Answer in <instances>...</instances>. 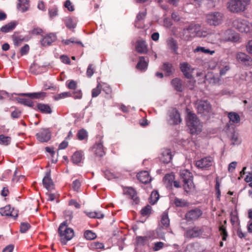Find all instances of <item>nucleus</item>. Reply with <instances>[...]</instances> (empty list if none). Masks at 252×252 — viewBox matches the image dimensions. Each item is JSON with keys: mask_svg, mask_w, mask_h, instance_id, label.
I'll list each match as a JSON object with an SVG mask.
<instances>
[{"mask_svg": "<svg viewBox=\"0 0 252 252\" xmlns=\"http://www.w3.org/2000/svg\"><path fill=\"white\" fill-rule=\"evenodd\" d=\"M58 232L60 237V241L62 245L66 244L74 236L73 229L68 227L67 220L64 221L59 226Z\"/></svg>", "mask_w": 252, "mask_h": 252, "instance_id": "nucleus-1", "label": "nucleus"}, {"mask_svg": "<svg viewBox=\"0 0 252 252\" xmlns=\"http://www.w3.org/2000/svg\"><path fill=\"white\" fill-rule=\"evenodd\" d=\"M187 125L189 127L191 134H195L201 131L202 125L197 116L191 112H188Z\"/></svg>", "mask_w": 252, "mask_h": 252, "instance_id": "nucleus-2", "label": "nucleus"}, {"mask_svg": "<svg viewBox=\"0 0 252 252\" xmlns=\"http://www.w3.org/2000/svg\"><path fill=\"white\" fill-rule=\"evenodd\" d=\"M180 177L184 183V189L187 193H188L194 190V185L193 183V176L190 172L187 169L181 170Z\"/></svg>", "mask_w": 252, "mask_h": 252, "instance_id": "nucleus-3", "label": "nucleus"}, {"mask_svg": "<svg viewBox=\"0 0 252 252\" xmlns=\"http://www.w3.org/2000/svg\"><path fill=\"white\" fill-rule=\"evenodd\" d=\"M232 26L241 33L247 34L252 32V23L245 19L236 18L232 22Z\"/></svg>", "mask_w": 252, "mask_h": 252, "instance_id": "nucleus-4", "label": "nucleus"}, {"mask_svg": "<svg viewBox=\"0 0 252 252\" xmlns=\"http://www.w3.org/2000/svg\"><path fill=\"white\" fill-rule=\"evenodd\" d=\"M249 1H229L227 8L232 12L238 13L244 11L249 4Z\"/></svg>", "mask_w": 252, "mask_h": 252, "instance_id": "nucleus-5", "label": "nucleus"}, {"mask_svg": "<svg viewBox=\"0 0 252 252\" xmlns=\"http://www.w3.org/2000/svg\"><path fill=\"white\" fill-rule=\"evenodd\" d=\"M185 33L188 32L190 34V37L195 36L202 37L205 36L207 34L206 32L201 31V26L199 24L194 23L191 24L188 28L184 29Z\"/></svg>", "mask_w": 252, "mask_h": 252, "instance_id": "nucleus-6", "label": "nucleus"}, {"mask_svg": "<svg viewBox=\"0 0 252 252\" xmlns=\"http://www.w3.org/2000/svg\"><path fill=\"white\" fill-rule=\"evenodd\" d=\"M167 121L170 125L180 124L182 122V119L178 110L174 108L170 109L167 113Z\"/></svg>", "mask_w": 252, "mask_h": 252, "instance_id": "nucleus-7", "label": "nucleus"}, {"mask_svg": "<svg viewBox=\"0 0 252 252\" xmlns=\"http://www.w3.org/2000/svg\"><path fill=\"white\" fill-rule=\"evenodd\" d=\"M224 130L227 134L233 144H237L240 143L238 140V133L236 132L235 128L233 125L226 124L224 128Z\"/></svg>", "mask_w": 252, "mask_h": 252, "instance_id": "nucleus-8", "label": "nucleus"}, {"mask_svg": "<svg viewBox=\"0 0 252 252\" xmlns=\"http://www.w3.org/2000/svg\"><path fill=\"white\" fill-rule=\"evenodd\" d=\"M198 112L203 116L210 115L211 112V106L210 103L206 100H200L197 104Z\"/></svg>", "mask_w": 252, "mask_h": 252, "instance_id": "nucleus-9", "label": "nucleus"}, {"mask_svg": "<svg viewBox=\"0 0 252 252\" xmlns=\"http://www.w3.org/2000/svg\"><path fill=\"white\" fill-rule=\"evenodd\" d=\"M35 136L40 142H47L51 138V131L49 128H41L36 133Z\"/></svg>", "mask_w": 252, "mask_h": 252, "instance_id": "nucleus-10", "label": "nucleus"}, {"mask_svg": "<svg viewBox=\"0 0 252 252\" xmlns=\"http://www.w3.org/2000/svg\"><path fill=\"white\" fill-rule=\"evenodd\" d=\"M0 213L2 216L11 217L15 219L18 217V212L12 208L10 205H6L0 209Z\"/></svg>", "mask_w": 252, "mask_h": 252, "instance_id": "nucleus-11", "label": "nucleus"}, {"mask_svg": "<svg viewBox=\"0 0 252 252\" xmlns=\"http://www.w3.org/2000/svg\"><path fill=\"white\" fill-rule=\"evenodd\" d=\"M213 160L211 157H208L202 158L196 161L195 165L198 168L207 169L213 164Z\"/></svg>", "mask_w": 252, "mask_h": 252, "instance_id": "nucleus-12", "label": "nucleus"}, {"mask_svg": "<svg viewBox=\"0 0 252 252\" xmlns=\"http://www.w3.org/2000/svg\"><path fill=\"white\" fill-rule=\"evenodd\" d=\"M202 214V211L199 208H194L189 211L185 217L187 221H193L197 220Z\"/></svg>", "mask_w": 252, "mask_h": 252, "instance_id": "nucleus-13", "label": "nucleus"}, {"mask_svg": "<svg viewBox=\"0 0 252 252\" xmlns=\"http://www.w3.org/2000/svg\"><path fill=\"white\" fill-rule=\"evenodd\" d=\"M206 20L208 24L210 25L217 26L220 24V15L218 12H215L206 15Z\"/></svg>", "mask_w": 252, "mask_h": 252, "instance_id": "nucleus-14", "label": "nucleus"}, {"mask_svg": "<svg viewBox=\"0 0 252 252\" xmlns=\"http://www.w3.org/2000/svg\"><path fill=\"white\" fill-rule=\"evenodd\" d=\"M124 194L128 196V197L133 201V203L135 204H139L140 200L137 196V192L134 189L131 187H126L124 189Z\"/></svg>", "mask_w": 252, "mask_h": 252, "instance_id": "nucleus-15", "label": "nucleus"}, {"mask_svg": "<svg viewBox=\"0 0 252 252\" xmlns=\"http://www.w3.org/2000/svg\"><path fill=\"white\" fill-rule=\"evenodd\" d=\"M203 232L202 228L195 226L188 229L186 232L185 235L188 238H195L200 236Z\"/></svg>", "mask_w": 252, "mask_h": 252, "instance_id": "nucleus-16", "label": "nucleus"}, {"mask_svg": "<svg viewBox=\"0 0 252 252\" xmlns=\"http://www.w3.org/2000/svg\"><path fill=\"white\" fill-rule=\"evenodd\" d=\"M237 61L243 65L251 66L252 65V59L244 53L240 52L237 54Z\"/></svg>", "mask_w": 252, "mask_h": 252, "instance_id": "nucleus-17", "label": "nucleus"}, {"mask_svg": "<svg viewBox=\"0 0 252 252\" xmlns=\"http://www.w3.org/2000/svg\"><path fill=\"white\" fill-rule=\"evenodd\" d=\"M136 51L140 54H147L148 52V45L145 40H138L135 46Z\"/></svg>", "mask_w": 252, "mask_h": 252, "instance_id": "nucleus-18", "label": "nucleus"}, {"mask_svg": "<svg viewBox=\"0 0 252 252\" xmlns=\"http://www.w3.org/2000/svg\"><path fill=\"white\" fill-rule=\"evenodd\" d=\"M33 109L43 114H50L52 113V110L50 105L42 103H38L36 105H35Z\"/></svg>", "mask_w": 252, "mask_h": 252, "instance_id": "nucleus-19", "label": "nucleus"}, {"mask_svg": "<svg viewBox=\"0 0 252 252\" xmlns=\"http://www.w3.org/2000/svg\"><path fill=\"white\" fill-rule=\"evenodd\" d=\"M57 39V36L53 33H50L45 35L41 40V44L43 46H48Z\"/></svg>", "mask_w": 252, "mask_h": 252, "instance_id": "nucleus-20", "label": "nucleus"}, {"mask_svg": "<svg viewBox=\"0 0 252 252\" xmlns=\"http://www.w3.org/2000/svg\"><path fill=\"white\" fill-rule=\"evenodd\" d=\"M223 39L226 41L236 42L239 39V36L234 31L228 29L225 31Z\"/></svg>", "mask_w": 252, "mask_h": 252, "instance_id": "nucleus-21", "label": "nucleus"}, {"mask_svg": "<svg viewBox=\"0 0 252 252\" xmlns=\"http://www.w3.org/2000/svg\"><path fill=\"white\" fill-rule=\"evenodd\" d=\"M21 96H28L32 99H37L43 100L47 96V94L44 92H39L35 93H21L19 94Z\"/></svg>", "mask_w": 252, "mask_h": 252, "instance_id": "nucleus-22", "label": "nucleus"}, {"mask_svg": "<svg viewBox=\"0 0 252 252\" xmlns=\"http://www.w3.org/2000/svg\"><path fill=\"white\" fill-rule=\"evenodd\" d=\"M173 155L170 149H164L160 157V160L164 163H168L172 160Z\"/></svg>", "mask_w": 252, "mask_h": 252, "instance_id": "nucleus-23", "label": "nucleus"}, {"mask_svg": "<svg viewBox=\"0 0 252 252\" xmlns=\"http://www.w3.org/2000/svg\"><path fill=\"white\" fill-rule=\"evenodd\" d=\"M149 59L147 57L140 56L136 64V68L142 71H145L148 67Z\"/></svg>", "mask_w": 252, "mask_h": 252, "instance_id": "nucleus-24", "label": "nucleus"}, {"mask_svg": "<svg viewBox=\"0 0 252 252\" xmlns=\"http://www.w3.org/2000/svg\"><path fill=\"white\" fill-rule=\"evenodd\" d=\"M180 67L181 71L186 78L189 79L192 76L191 68L190 65L187 62L181 63L180 64Z\"/></svg>", "mask_w": 252, "mask_h": 252, "instance_id": "nucleus-25", "label": "nucleus"}, {"mask_svg": "<svg viewBox=\"0 0 252 252\" xmlns=\"http://www.w3.org/2000/svg\"><path fill=\"white\" fill-rule=\"evenodd\" d=\"M137 178L139 182L145 184L149 183L151 181L149 173L146 171L139 172L137 175Z\"/></svg>", "mask_w": 252, "mask_h": 252, "instance_id": "nucleus-26", "label": "nucleus"}, {"mask_svg": "<svg viewBox=\"0 0 252 252\" xmlns=\"http://www.w3.org/2000/svg\"><path fill=\"white\" fill-rule=\"evenodd\" d=\"M170 220L168 213L164 212L161 215V218L159 222V226L163 229H166L169 227Z\"/></svg>", "mask_w": 252, "mask_h": 252, "instance_id": "nucleus-27", "label": "nucleus"}, {"mask_svg": "<svg viewBox=\"0 0 252 252\" xmlns=\"http://www.w3.org/2000/svg\"><path fill=\"white\" fill-rule=\"evenodd\" d=\"M227 116L229 120V123L227 124L232 125L235 127L236 125L240 123L241 119L240 116L237 113L231 112L228 113Z\"/></svg>", "mask_w": 252, "mask_h": 252, "instance_id": "nucleus-28", "label": "nucleus"}, {"mask_svg": "<svg viewBox=\"0 0 252 252\" xmlns=\"http://www.w3.org/2000/svg\"><path fill=\"white\" fill-rule=\"evenodd\" d=\"M43 186L48 190L53 188V182L51 178L50 172H47L42 180Z\"/></svg>", "mask_w": 252, "mask_h": 252, "instance_id": "nucleus-29", "label": "nucleus"}, {"mask_svg": "<svg viewBox=\"0 0 252 252\" xmlns=\"http://www.w3.org/2000/svg\"><path fill=\"white\" fill-rule=\"evenodd\" d=\"M175 176L173 173L166 174L163 178L164 183L168 189H171Z\"/></svg>", "mask_w": 252, "mask_h": 252, "instance_id": "nucleus-30", "label": "nucleus"}, {"mask_svg": "<svg viewBox=\"0 0 252 252\" xmlns=\"http://www.w3.org/2000/svg\"><path fill=\"white\" fill-rule=\"evenodd\" d=\"M93 150L96 156L102 157L105 155L103 145L101 142L95 143L93 147Z\"/></svg>", "mask_w": 252, "mask_h": 252, "instance_id": "nucleus-31", "label": "nucleus"}, {"mask_svg": "<svg viewBox=\"0 0 252 252\" xmlns=\"http://www.w3.org/2000/svg\"><path fill=\"white\" fill-rule=\"evenodd\" d=\"M18 25V22L13 21L0 28V31L3 32H8L13 30Z\"/></svg>", "mask_w": 252, "mask_h": 252, "instance_id": "nucleus-32", "label": "nucleus"}, {"mask_svg": "<svg viewBox=\"0 0 252 252\" xmlns=\"http://www.w3.org/2000/svg\"><path fill=\"white\" fill-rule=\"evenodd\" d=\"M167 44L169 48L172 50L174 54H178V45L176 40L171 37L167 40Z\"/></svg>", "mask_w": 252, "mask_h": 252, "instance_id": "nucleus-33", "label": "nucleus"}, {"mask_svg": "<svg viewBox=\"0 0 252 252\" xmlns=\"http://www.w3.org/2000/svg\"><path fill=\"white\" fill-rule=\"evenodd\" d=\"M17 100L20 104L29 106L32 109L34 108L35 104L34 102L29 98L18 97L17 98Z\"/></svg>", "mask_w": 252, "mask_h": 252, "instance_id": "nucleus-34", "label": "nucleus"}, {"mask_svg": "<svg viewBox=\"0 0 252 252\" xmlns=\"http://www.w3.org/2000/svg\"><path fill=\"white\" fill-rule=\"evenodd\" d=\"M162 69L164 71L165 75L167 76L171 75L174 70L172 63L168 62L163 63Z\"/></svg>", "mask_w": 252, "mask_h": 252, "instance_id": "nucleus-35", "label": "nucleus"}, {"mask_svg": "<svg viewBox=\"0 0 252 252\" xmlns=\"http://www.w3.org/2000/svg\"><path fill=\"white\" fill-rule=\"evenodd\" d=\"M171 85L175 90L178 92H182L183 91V87L181 81L180 79L176 78L173 79L171 82Z\"/></svg>", "mask_w": 252, "mask_h": 252, "instance_id": "nucleus-36", "label": "nucleus"}, {"mask_svg": "<svg viewBox=\"0 0 252 252\" xmlns=\"http://www.w3.org/2000/svg\"><path fill=\"white\" fill-rule=\"evenodd\" d=\"M83 156L82 151H77L72 155L71 159L73 163L77 164L81 162L83 159Z\"/></svg>", "mask_w": 252, "mask_h": 252, "instance_id": "nucleus-37", "label": "nucleus"}, {"mask_svg": "<svg viewBox=\"0 0 252 252\" xmlns=\"http://www.w3.org/2000/svg\"><path fill=\"white\" fill-rule=\"evenodd\" d=\"M29 7V1H19L17 4L18 10L24 12L27 11Z\"/></svg>", "mask_w": 252, "mask_h": 252, "instance_id": "nucleus-38", "label": "nucleus"}, {"mask_svg": "<svg viewBox=\"0 0 252 252\" xmlns=\"http://www.w3.org/2000/svg\"><path fill=\"white\" fill-rule=\"evenodd\" d=\"M76 136L78 139L80 141L84 140H87L88 137V133L86 130L82 128L78 130Z\"/></svg>", "mask_w": 252, "mask_h": 252, "instance_id": "nucleus-39", "label": "nucleus"}, {"mask_svg": "<svg viewBox=\"0 0 252 252\" xmlns=\"http://www.w3.org/2000/svg\"><path fill=\"white\" fill-rule=\"evenodd\" d=\"M66 27L69 29H74L76 27V22L69 17H65L64 20Z\"/></svg>", "mask_w": 252, "mask_h": 252, "instance_id": "nucleus-40", "label": "nucleus"}, {"mask_svg": "<svg viewBox=\"0 0 252 252\" xmlns=\"http://www.w3.org/2000/svg\"><path fill=\"white\" fill-rule=\"evenodd\" d=\"M152 213V207L147 205L143 208L141 211V215L143 217H149Z\"/></svg>", "mask_w": 252, "mask_h": 252, "instance_id": "nucleus-41", "label": "nucleus"}, {"mask_svg": "<svg viewBox=\"0 0 252 252\" xmlns=\"http://www.w3.org/2000/svg\"><path fill=\"white\" fill-rule=\"evenodd\" d=\"M159 195L157 191H153L149 198L150 203L153 205L155 204L159 199Z\"/></svg>", "mask_w": 252, "mask_h": 252, "instance_id": "nucleus-42", "label": "nucleus"}, {"mask_svg": "<svg viewBox=\"0 0 252 252\" xmlns=\"http://www.w3.org/2000/svg\"><path fill=\"white\" fill-rule=\"evenodd\" d=\"M148 241L147 236H137L136 238V244L138 246H144Z\"/></svg>", "mask_w": 252, "mask_h": 252, "instance_id": "nucleus-43", "label": "nucleus"}, {"mask_svg": "<svg viewBox=\"0 0 252 252\" xmlns=\"http://www.w3.org/2000/svg\"><path fill=\"white\" fill-rule=\"evenodd\" d=\"M11 138L9 136H6L3 134L0 135V144L8 145L11 142Z\"/></svg>", "mask_w": 252, "mask_h": 252, "instance_id": "nucleus-44", "label": "nucleus"}, {"mask_svg": "<svg viewBox=\"0 0 252 252\" xmlns=\"http://www.w3.org/2000/svg\"><path fill=\"white\" fill-rule=\"evenodd\" d=\"M84 237L89 240H94L96 237V234L91 230H86L84 232Z\"/></svg>", "mask_w": 252, "mask_h": 252, "instance_id": "nucleus-45", "label": "nucleus"}, {"mask_svg": "<svg viewBox=\"0 0 252 252\" xmlns=\"http://www.w3.org/2000/svg\"><path fill=\"white\" fill-rule=\"evenodd\" d=\"M174 203L176 207H185L188 205V203L185 200L175 198L174 199Z\"/></svg>", "mask_w": 252, "mask_h": 252, "instance_id": "nucleus-46", "label": "nucleus"}, {"mask_svg": "<svg viewBox=\"0 0 252 252\" xmlns=\"http://www.w3.org/2000/svg\"><path fill=\"white\" fill-rule=\"evenodd\" d=\"M62 42L65 45H69L70 43H75L81 44L82 46H83L82 42L80 41H78L75 37H71L68 39L63 40Z\"/></svg>", "mask_w": 252, "mask_h": 252, "instance_id": "nucleus-47", "label": "nucleus"}, {"mask_svg": "<svg viewBox=\"0 0 252 252\" xmlns=\"http://www.w3.org/2000/svg\"><path fill=\"white\" fill-rule=\"evenodd\" d=\"M40 69L39 66L35 64H33L30 66V70L31 73L34 74H38L42 72Z\"/></svg>", "mask_w": 252, "mask_h": 252, "instance_id": "nucleus-48", "label": "nucleus"}, {"mask_svg": "<svg viewBox=\"0 0 252 252\" xmlns=\"http://www.w3.org/2000/svg\"><path fill=\"white\" fill-rule=\"evenodd\" d=\"M66 86L68 89L75 90L77 88V83L73 80H68L66 82Z\"/></svg>", "mask_w": 252, "mask_h": 252, "instance_id": "nucleus-49", "label": "nucleus"}, {"mask_svg": "<svg viewBox=\"0 0 252 252\" xmlns=\"http://www.w3.org/2000/svg\"><path fill=\"white\" fill-rule=\"evenodd\" d=\"M198 52H201L205 53H209L211 55H212L213 53H215V52L214 51H210L209 49H205L203 47H200V46L197 47L194 50V53H197Z\"/></svg>", "mask_w": 252, "mask_h": 252, "instance_id": "nucleus-50", "label": "nucleus"}, {"mask_svg": "<svg viewBox=\"0 0 252 252\" xmlns=\"http://www.w3.org/2000/svg\"><path fill=\"white\" fill-rule=\"evenodd\" d=\"M81 187V182L79 179H76L73 181L72 188L75 191H78Z\"/></svg>", "mask_w": 252, "mask_h": 252, "instance_id": "nucleus-51", "label": "nucleus"}, {"mask_svg": "<svg viewBox=\"0 0 252 252\" xmlns=\"http://www.w3.org/2000/svg\"><path fill=\"white\" fill-rule=\"evenodd\" d=\"M31 227L30 224L28 222H23L20 225V232L26 233Z\"/></svg>", "mask_w": 252, "mask_h": 252, "instance_id": "nucleus-52", "label": "nucleus"}, {"mask_svg": "<svg viewBox=\"0 0 252 252\" xmlns=\"http://www.w3.org/2000/svg\"><path fill=\"white\" fill-rule=\"evenodd\" d=\"M164 244L162 242H155L154 244L153 250L154 251L156 252L162 249L164 247Z\"/></svg>", "mask_w": 252, "mask_h": 252, "instance_id": "nucleus-53", "label": "nucleus"}, {"mask_svg": "<svg viewBox=\"0 0 252 252\" xmlns=\"http://www.w3.org/2000/svg\"><path fill=\"white\" fill-rule=\"evenodd\" d=\"M49 15L51 18H53L58 15V9L56 6H54L49 9Z\"/></svg>", "mask_w": 252, "mask_h": 252, "instance_id": "nucleus-54", "label": "nucleus"}, {"mask_svg": "<svg viewBox=\"0 0 252 252\" xmlns=\"http://www.w3.org/2000/svg\"><path fill=\"white\" fill-rule=\"evenodd\" d=\"M91 247L95 250L103 249L104 248V245L102 243L95 242L91 244Z\"/></svg>", "mask_w": 252, "mask_h": 252, "instance_id": "nucleus-55", "label": "nucleus"}, {"mask_svg": "<svg viewBox=\"0 0 252 252\" xmlns=\"http://www.w3.org/2000/svg\"><path fill=\"white\" fill-rule=\"evenodd\" d=\"M71 95V93L69 92H63L58 94L56 96H55V99L59 100L61 98H63L67 97H70Z\"/></svg>", "mask_w": 252, "mask_h": 252, "instance_id": "nucleus-56", "label": "nucleus"}, {"mask_svg": "<svg viewBox=\"0 0 252 252\" xmlns=\"http://www.w3.org/2000/svg\"><path fill=\"white\" fill-rule=\"evenodd\" d=\"M101 92V88L99 84L97 85V87L92 90V96L93 97L97 96Z\"/></svg>", "mask_w": 252, "mask_h": 252, "instance_id": "nucleus-57", "label": "nucleus"}, {"mask_svg": "<svg viewBox=\"0 0 252 252\" xmlns=\"http://www.w3.org/2000/svg\"><path fill=\"white\" fill-rule=\"evenodd\" d=\"M71 97L74 99H81L82 97V93L81 90H77L71 94Z\"/></svg>", "mask_w": 252, "mask_h": 252, "instance_id": "nucleus-58", "label": "nucleus"}, {"mask_svg": "<svg viewBox=\"0 0 252 252\" xmlns=\"http://www.w3.org/2000/svg\"><path fill=\"white\" fill-rule=\"evenodd\" d=\"M104 175L105 177L109 180L116 177L115 175L109 170H106L104 171Z\"/></svg>", "mask_w": 252, "mask_h": 252, "instance_id": "nucleus-59", "label": "nucleus"}, {"mask_svg": "<svg viewBox=\"0 0 252 252\" xmlns=\"http://www.w3.org/2000/svg\"><path fill=\"white\" fill-rule=\"evenodd\" d=\"M94 69L93 67V65L92 64H89L88 66L87 71H86V74L87 76L88 77H91L94 74Z\"/></svg>", "mask_w": 252, "mask_h": 252, "instance_id": "nucleus-60", "label": "nucleus"}, {"mask_svg": "<svg viewBox=\"0 0 252 252\" xmlns=\"http://www.w3.org/2000/svg\"><path fill=\"white\" fill-rule=\"evenodd\" d=\"M21 115V111L18 109H15L11 113V116L13 119H17L20 117Z\"/></svg>", "mask_w": 252, "mask_h": 252, "instance_id": "nucleus-61", "label": "nucleus"}, {"mask_svg": "<svg viewBox=\"0 0 252 252\" xmlns=\"http://www.w3.org/2000/svg\"><path fill=\"white\" fill-rule=\"evenodd\" d=\"M30 47L28 44H25L22 47L20 50V54L21 56H23L28 54L29 51Z\"/></svg>", "mask_w": 252, "mask_h": 252, "instance_id": "nucleus-62", "label": "nucleus"}, {"mask_svg": "<svg viewBox=\"0 0 252 252\" xmlns=\"http://www.w3.org/2000/svg\"><path fill=\"white\" fill-rule=\"evenodd\" d=\"M64 6L69 11H73L74 10V6L71 3L70 1H65Z\"/></svg>", "mask_w": 252, "mask_h": 252, "instance_id": "nucleus-63", "label": "nucleus"}, {"mask_svg": "<svg viewBox=\"0 0 252 252\" xmlns=\"http://www.w3.org/2000/svg\"><path fill=\"white\" fill-rule=\"evenodd\" d=\"M60 59L64 63L69 64L70 63V58L66 55H62L60 57Z\"/></svg>", "mask_w": 252, "mask_h": 252, "instance_id": "nucleus-64", "label": "nucleus"}]
</instances>
